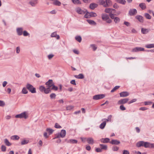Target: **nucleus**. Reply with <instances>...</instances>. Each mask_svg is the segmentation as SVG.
<instances>
[{
  "mask_svg": "<svg viewBox=\"0 0 154 154\" xmlns=\"http://www.w3.org/2000/svg\"><path fill=\"white\" fill-rule=\"evenodd\" d=\"M136 146L138 147L143 146L146 148H152L154 147V144L147 142L140 141L137 143Z\"/></svg>",
  "mask_w": 154,
  "mask_h": 154,
  "instance_id": "f257e3e1",
  "label": "nucleus"
},
{
  "mask_svg": "<svg viewBox=\"0 0 154 154\" xmlns=\"http://www.w3.org/2000/svg\"><path fill=\"white\" fill-rule=\"evenodd\" d=\"M102 18L103 20L106 21L107 23H110L112 22V20L109 18V15L107 14H102Z\"/></svg>",
  "mask_w": 154,
  "mask_h": 154,
  "instance_id": "f03ea898",
  "label": "nucleus"
},
{
  "mask_svg": "<svg viewBox=\"0 0 154 154\" xmlns=\"http://www.w3.org/2000/svg\"><path fill=\"white\" fill-rule=\"evenodd\" d=\"M26 88L32 93H34L36 92L35 88L31 84L28 83L26 85Z\"/></svg>",
  "mask_w": 154,
  "mask_h": 154,
  "instance_id": "7ed1b4c3",
  "label": "nucleus"
},
{
  "mask_svg": "<svg viewBox=\"0 0 154 154\" xmlns=\"http://www.w3.org/2000/svg\"><path fill=\"white\" fill-rule=\"evenodd\" d=\"M15 117L16 118H24L25 119H26L27 118L28 116L26 115V112H24L20 114L16 115L15 116Z\"/></svg>",
  "mask_w": 154,
  "mask_h": 154,
  "instance_id": "20e7f679",
  "label": "nucleus"
},
{
  "mask_svg": "<svg viewBox=\"0 0 154 154\" xmlns=\"http://www.w3.org/2000/svg\"><path fill=\"white\" fill-rule=\"evenodd\" d=\"M137 13V11L136 9H131L129 11L128 14L131 16H134Z\"/></svg>",
  "mask_w": 154,
  "mask_h": 154,
  "instance_id": "39448f33",
  "label": "nucleus"
},
{
  "mask_svg": "<svg viewBox=\"0 0 154 154\" xmlns=\"http://www.w3.org/2000/svg\"><path fill=\"white\" fill-rule=\"evenodd\" d=\"M105 96V95L103 94L97 95L93 97V99L95 100H97L103 98Z\"/></svg>",
  "mask_w": 154,
  "mask_h": 154,
  "instance_id": "423d86ee",
  "label": "nucleus"
},
{
  "mask_svg": "<svg viewBox=\"0 0 154 154\" xmlns=\"http://www.w3.org/2000/svg\"><path fill=\"white\" fill-rule=\"evenodd\" d=\"M129 99L128 98H124L122 99L118 102V104L119 105L125 104L127 103Z\"/></svg>",
  "mask_w": 154,
  "mask_h": 154,
  "instance_id": "0eeeda50",
  "label": "nucleus"
},
{
  "mask_svg": "<svg viewBox=\"0 0 154 154\" xmlns=\"http://www.w3.org/2000/svg\"><path fill=\"white\" fill-rule=\"evenodd\" d=\"M144 49L143 48L141 47H136L133 49L132 52H137L140 51H144Z\"/></svg>",
  "mask_w": 154,
  "mask_h": 154,
  "instance_id": "6e6552de",
  "label": "nucleus"
},
{
  "mask_svg": "<svg viewBox=\"0 0 154 154\" xmlns=\"http://www.w3.org/2000/svg\"><path fill=\"white\" fill-rule=\"evenodd\" d=\"M54 84L53 80L51 79L49 80L45 83V85L47 86V87L51 88L52 85Z\"/></svg>",
  "mask_w": 154,
  "mask_h": 154,
  "instance_id": "1a4fd4ad",
  "label": "nucleus"
},
{
  "mask_svg": "<svg viewBox=\"0 0 154 154\" xmlns=\"http://www.w3.org/2000/svg\"><path fill=\"white\" fill-rule=\"evenodd\" d=\"M119 94L120 97H125L128 96L129 93L127 91H123L120 93Z\"/></svg>",
  "mask_w": 154,
  "mask_h": 154,
  "instance_id": "9d476101",
  "label": "nucleus"
},
{
  "mask_svg": "<svg viewBox=\"0 0 154 154\" xmlns=\"http://www.w3.org/2000/svg\"><path fill=\"white\" fill-rule=\"evenodd\" d=\"M87 143L90 145H93L94 143V140L92 137H88L87 139Z\"/></svg>",
  "mask_w": 154,
  "mask_h": 154,
  "instance_id": "9b49d317",
  "label": "nucleus"
},
{
  "mask_svg": "<svg viewBox=\"0 0 154 154\" xmlns=\"http://www.w3.org/2000/svg\"><path fill=\"white\" fill-rule=\"evenodd\" d=\"M76 12L79 14H85V12L82 10L80 8H77L76 9Z\"/></svg>",
  "mask_w": 154,
  "mask_h": 154,
  "instance_id": "f8f14e48",
  "label": "nucleus"
},
{
  "mask_svg": "<svg viewBox=\"0 0 154 154\" xmlns=\"http://www.w3.org/2000/svg\"><path fill=\"white\" fill-rule=\"evenodd\" d=\"M105 7L110 6L112 5V2L110 0H106Z\"/></svg>",
  "mask_w": 154,
  "mask_h": 154,
  "instance_id": "ddd939ff",
  "label": "nucleus"
},
{
  "mask_svg": "<svg viewBox=\"0 0 154 154\" xmlns=\"http://www.w3.org/2000/svg\"><path fill=\"white\" fill-rule=\"evenodd\" d=\"M98 6V5L95 3H92L90 5L89 8L92 10H94L95 8H97Z\"/></svg>",
  "mask_w": 154,
  "mask_h": 154,
  "instance_id": "4468645a",
  "label": "nucleus"
},
{
  "mask_svg": "<svg viewBox=\"0 0 154 154\" xmlns=\"http://www.w3.org/2000/svg\"><path fill=\"white\" fill-rule=\"evenodd\" d=\"M135 18L137 19L140 22L143 23V18L142 16L140 15H137L135 17Z\"/></svg>",
  "mask_w": 154,
  "mask_h": 154,
  "instance_id": "2eb2a0df",
  "label": "nucleus"
},
{
  "mask_svg": "<svg viewBox=\"0 0 154 154\" xmlns=\"http://www.w3.org/2000/svg\"><path fill=\"white\" fill-rule=\"evenodd\" d=\"M113 11H115V10L111 8H106L105 9L104 11L106 13H109V14H111Z\"/></svg>",
  "mask_w": 154,
  "mask_h": 154,
  "instance_id": "dca6fc26",
  "label": "nucleus"
},
{
  "mask_svg": "<svg viewBox=\"0 0 154 154\" xmlns=\"http://www.w3.org/2000/svg\"><path fill=\"white\" fill-rule=\"evenodd\" d=\"M17 31L18 35H20L23 34V29L22 28H18L17 29Z\"/></svg>",
  "mask_w": 154,
  "mask_h": 154,
  "instance_id": "f3484780",
  "label": "nucleus"
},
{
  "mask_svg": "<svg viewBox=\"0 0 154 154\" xmlns=\"http://www.w3.org/2000/svg\"><path fill=\"white\" fill-rule=\"evenodd\" d=\"M149 31L150 29H149L144 28H142L141 30V32L143 34H147L149 32Z\"/></svg>",
  "mask_w": 154,
  "mask_h": 154,
  "instance_id": "a211bd4d",
  "label": "nucleus"
},
{
  "mask_svg": "<svg viewBox=\"0 0 154 154\" xmlns=\"http://www.w3.org/2000/svg\"><path fill=\"white\" fill-rule=\"evenodd\" d=\"M110 143L112 144L118 145L120 143V142L116 140H112Z\"/></svg>",
  "mask_w": 154,
  "mask_h": 154,
  "instance_id": "6ab92c4d",
  "label": "nucleus"
},
{
  "mask_svg": "<svg viewBox=\"0 0 154 154\" xmlns=\"http://www.w3.org/2000/svg\"><path fill=\"white\" fill-rule=\"evenodd\" d=\"M112 116L111 115H109L107 119H102V121H106V122H111V118Z\"/></svg>",
  "mask_w": 154,
  "mask_h": 154,
  "instance_id": "aec40b11",
  "label": "nucleus"
},
{
  "mask_svg": "<svg viewBox=\"0 0 154 154\" xmlns=\"http://www.w3.org/2000/svg\"><path fill=\"white\" fill-rule=\"evenodd\" d=\"M38 1L36 0H33L29 2V4L32 6H34L37 3Z\"/></svg>",
  "mask_w": 154,
  "mask_h": 154,
  "instance_id": "412c9836",
  "label": "nucleus"
},
{
  "mask_svg": "<svg viewBox=\"0 0 154 154\" xmlns=\"http://www.w3.org/2000/svg\"><path fill=\"white\" fill-rule=\"evenodd\" d=\"M60 137L63 138L64 137L66 134V131L65 130H62L60 132Z\"/></svg>",
  "mask_w": 154,
  "mask_h": 154,
  "instance_id": "4be33fe9",
  "label": "nucleus"
},
{
  "mask_svg": "<svg viewBox=\"0 0 154 154\" xmlns=\"http://www.w3.org/2000/svg\"><path fill=\"white\" fill-rule=\"evenodd\" d=\"M51 36L52 37H56L57 39H58L60 38V36L59 35H57L56 32H54L52 33L51 35Z\"/></svg>",
  "mask_w": 154,
  "mask_h": 154,
  "instance_id": "5701e85b",
  "label": "nucleus"
},
{
  "mask_svg": "<svg viewBox=\"0 0 154 154\" xmlns=\"http://www.w3.org/2000/svg\"><path fill=\"white\" fill-rule=\"evenodd\" d=\"M109 139L108 138H102L100 139V141L103 143H107L109 142Z\"/></svg>",
  "mask_w": 154,
  "mask_h": 154,
  "instance_id": "b1692460",
  "label": "nucleus"
},
{
  "mask_svg": "<svg viewBox=\"0 0 154 154\" xmlns=\"http://www.w3.org/2000/svg\"><path fill=\"white\" fill-rule=\"evenodd\" d=\"M103 122L100 125V128L101 129H103L106 125V121H103Z\"/></svg>",
  "mask_w": 154,
  "mask_h": 154,
  "instance_id": "393cba45",
  "label": "nucleus"
},
{
  "mask_svg": "<svg viewBox=\"0 0 154 154\" xmlns=\"http://www.w3.org/2000/svg\"><path fill=\"white\" fill-rule=\"evenodd\" d=\"M87 21L89 24L91 25H96V23L94 20H87Z\"/></svg>",
  "mask_w": 154,
  "mask_h": 154,
  "instance_id": "a878e982",
  "label": "nucleus"
},
{
  "mask_svg": "<svg viewBox=\"0 0 154 154\" xmlns=\"http://www.w3.org/2000/svg\"><path fill=\"white\" fill-rule=\"evenodd\" d=\"M139 6L142 10L145 9L146 7V4L143 3H140L139 4Z\"/></svg>",
  "mask_w": 154,
  "mask_h": 154,
  "instance_id": "bb28decb",
  "label": "nucleus"
},
{
  "mask_svg": "<svg viewBox=\"0 0 154 154\" xmlns=\"http://www.w3.org/2000/svg\"><path fill=\"white\" fill-rule=\"evenodd\" d=\"M98 2L100 5H103L105 7L106 2L104 0H98Z\"/></svg>",
  "mask_w": 154,
  "mask_h": 154,
  "instance_id": "cd10ccee",
  "label": "nucleus"
},
{
  "mask_svg": "<svg viewBox=\"0 0 154 154\" xmlns=\"http://www.w3.org/2000/svg\"><path fill=\"white\" fill-rule=\"evenodd\" d=\"M145 47L147 48H154V44H148L145 45Z\"/></svg>",
  "mask_w": 154,
  "mask_h": 154,
  "instance_id": "c85d7f7f",
  "label": "nucleus"
},
{
  "mask_svg": "<svg viewBox=\"0 0 154 154\" xmlns=\"http://www.w3.org/2000/svg\"><path fill=\"white\" fill-rule=\"evenodd\" d=\"M53 4L57 6H60L61 5V2L57 0H55L53 2Z\"/></svg>",
  "mask_w": 154,
  "mask_h": 154,
  "instance_id": "c756f323",
  "label": "nucleus"
},
{
  "mask_svg": "<svg viewBox=\"0 0 154 154\" xmlns=\"http://www.w3.org/2000/svg\"><path fill=\"white\" fill-rule=\"evenodd\" d=\"M116 1L120 4L123 5H125L126 3V1L125 0H116Z\"/></svg>",
  "mask_w": 154,
  "mask_h": 154,
  "instance_id": "7c9ffc66",
  "label": "nucleus"
},
{
  "mask_svg": "<svg viewBox=\"0 0 154 154\" xmlns=\"http://www.w3.org/2000/svg\"><path fill=\"white\" fill-rule=\"evenodd\" d=\"M51 92V88L47 87L45 88L44 93L45 94H48Z\"/></svg>",
  "mask_w": 154,
  "mask_h": 154,
  "instance_id": "2f4dec72",
  "label": "nucleus"
},
{
  "mask_svg": "<svg viewBox=\"0 0 154 154\" xmlns=\"http://www.w3.org/2000/svg\"><path fill=\"white\" fill-rule=\"evenodd\" d=\"M4 142L5 144L8 146H10L11 145V144L9 142L8 140L7 139H5Z\"/></svg>",
  "mask_w": 154,
  "mask_h": 154,
  "instance_id": "473e14b6",
  "label": "nucleus"
},
{
  "mask_svg": "<svg viewBox=\"0 0 154 154\" xmlns=\"http://www.w3.org/2000/svg\"><path fill=\"white\" fill-rule=\"evenodd\" d=\"M78 141L75 140L70 139L68 140V142L71 143H76Z\"/></svg>",
  "mask_w": 154,
  "mask_h": 154,
  "instance_id": "72a5a7b5",
  "label": "nucleus"
},
{
  "mask_svg": "<svg viewBox=\"0 0 154 154\" xmlns=\"http://www.w3.org/2000/svg\"><path fill=\"white\" fill-rule=\"evenodd\" d=\"M22 93L24 94H26L28 93V91L27 90L26 88L24 87L23 88L22 91Z\"/></svg>",
  "mask_w": 154,
  "mask_h": 154,
  "instance_id": "f704fd0d",
  "label": "nucleus"
},
{
  "mask_svg": "<svg viewBox=\"0 0 154 154\" xmlns=\"http://www.w3.org/2000/svg\"><path fill=\"white\" fill-rule=\"evenodd\" d=\"M75 38L77 41L80 42L82 41V38L80 36H77L75 37Z\"/></svg>",
  "mask_w": 154,
  "mask_h": 154,
  "instance_id": "c9c22d12",
  "label": "nucleus"
},
{
  "mask_svg": "<svg viewBox=\"0 0 154 154\" xmlns=\"http://www.w3.org/2000/svg\"><path fill=\"white\" fill-rule=\"evenodd\" d=\"M74 106L72 105H69L66 106V108L67 110H70L74 108Z\"/></svg>",
  "mask_w": 154,
  "mask_h": 154,
  "instance_id": "e433bc0d",
  "label": "nucleus"
},
{
  "mask_svg": "<svg viewBox=\"0 0 154 154\" xmlns=\"http://www.w3.org/2000/svg\"><path fill=\"white\" fill-rule=\"evenodd\" d=\"M72 2L75 4H81L80 1L79 0H72Z\"/></svg>",
  "mask_w": 154,
  "mask_h": 154,
  "instance_id": "4c0bfd02",
  "label": "nucleus"
},
{
  "mask_svg": "<svg viewBox=\"0 0 154 154\" xmlns=\"http://www.w3.org/2000/svg\"><path fill=\"white\" fill-rule=\"evenodd\" d=\"M100 146L101 147L102 149L106 150L107 149V146L106 145L103 144H100Z\"/></svg>",
  "mask_w": 154,
  "mask_h": 154,
  "instance_id": "58836bf2",
  "label": "nucleus"
},
{
  "mask_svg": "<svg viewBox=\"0 0 154 154\" xmlns=\"http://www.w3.org/2000/svg\"><path fill=\"white\" fill-rule=\"evenodd\" d=\"M90 13L89 12L87 11L85 14V15L84 16V17L86 18H90Z\"/></svg>",
  "mask_w": 154,
  "mask_h": 154,
  "instance_id": "ea45409f",
  "label": "nucleus"
},
{
  "mask_svg": "<svg viewBox=\"0 0 154 154\" xmlns=\"http://www.w3.org/2000/svg\"><path fill=\"white\" fill-rule=\"evenodd\" d=\"M90 13V17H95L97 16V15L96 13L93 12H91Z\"/></svg>",
  "mask_w": 154,
  "mask_h": 154,
  "instance_id": "a19ab883",
  "label": "nucleus"
},
{
  "mask_svg": "<svg viewBox=\"0 0 154 154\" xmlns=\"http://www.w3.org/2000/svg\"><path fill=\"white\" fill-rule=\"evenodd\" d=\"M45 88L43 86H41L39 87V90L42 92H44Z\"/></svg>",
  "mask_w": 154,
  "mask_h": 154,
  "instance_id": "79ce46f5",
  "label": "nucleus"
},
{
  "mask_svg": "<svg viewBox=\"0 0 154 154\" xmlns=\"http://www.w3.org/2000/svg\"><path fill=\"white\" fill-rule=\"evenodd\" d=\"M58 88L57 86H55L54 84L52 85L51 86V90H53L55 91H57L58 90Z\"/></svg>",
  "mask_w": 154,
  "mask_h": 154,
  "instance_id": "37998d69",
  "label": "nucleus"
},
{
  "mask_svg": "<svg viewBox=\"0 0 154 154\" xmlns=\"http://www.w3.org/2000/svg\"><path fill=\"white\" fill-rule=\"evenodd\" d=\"M144 16L147 19H150L151 18V16L148 13H145Z\"/></svg>",
  "mask_w": 154,
  "mask_h": 154,
  "instance_id": "c03bdc74",
  "label": "nucleus"
},
{
  "mask_svg": "<svg viewBox=\"0 0 154 154\" xmlns=\"http://www.w3.org/2000/svg\"><path fill=\"white\" fill-rule=\"evenodd\" d=\"M56 95L55 93H52L50 96L51 99H55L56 97Z\"/></svg>",
  "mask_w": 154,
  "mask_h": 154,
  "instance_id": "a18cd8bd",
  "label": "nucleus"
},
{
  "mask_svg": "<svg viewBox=\"0 0 154 154\" xmlns=\"http://www.w3.org/2000/svg\"><path fill=\"white\" fill-rule=\"evenodd\" d=\"M29 142V140H24L21 141V144L22 145H25L27 144Z\"/></svg>",
  "mask_w": 154,
  "mask_h": 154,
  "instance_id": "49530a36",
  "label": "nucleus"
},
{
  "mask_svg": "<svg viewBox=\"0 0 154 154\" xmlns=\"http://www.w3.org/2000/svg\"><path fill=\"white\" fill-rule=\"evenodd\" d=\"M114 21L116 23H117L120 22V19L118 17H115V18L114 19Z\"/></svg>",
  "mask_w": 154,
  "mask_h": 154,
  "instance_id": "de8ad7c7",
  "label": "nucleus"
},
{
  "mask_svg": "<svg viewBox=\"0 0 154 154\" xmlns=\"http://www.w3.org/2000/svg\"><path fill=\"white\" fill-rule=\"evenodd\" d=\"M46 131L49 133L50 134H52L54 131L53 129L50 128H47Z\"/></svg>",
  "mask_w": 154,
  "mask_h": 154,
  "instance_id": "09e8293b",
  "label": "nucleus"
},
{
  "mask_svg": "<svg viewBox=\"0 0 154 154\" xmlns=\"http://www.w3.org/2000/svg\"><path fill=\"white\" fill-rule=\"evenodd\" d=\"M119 87H120V86H115L114 87V88L111 90V92H112V93L113 92L116 90L117 89L119 88Z\"/></svg>",
  "mask_w": 154,
  "mask_h": 154,
  "instance_id": "8fccbe9b",
  "label": "nucleus"
},
{
  "mask_svg": "<svg viewBox=\"0 0 154 154\" xmlns=\"http://www.w3.org/2000/svg\"><path fill=\"white\" fill-rule=\"evenodd\" d=\"M19 139V137L17 135H14L11 137V139L13 140H17Z\"/></svg>",
  "mask_w": 154,
  "mask_h": 154,
  "instance_id": "3c124183",
  "label": "nucleus"
},
{
  "mask_svg": "<svg viewBox=\"0 0 154 154\" xmlns=\"http://www.w3.org/2000/svg\"><path fill=\"white\" fill-rule=\"evenodd\" d=\"M152 103L151 101H145L144 102V104L145 105H150Z\"/></svg>",
  "mask_w": 154,
  "mask_h": 154,
  "instance_id": "603ef678",
  "label": "nucleus"
},
{
  "mask_svg": "<svg viewBox=\"0 0 154 154\" xmlns=\"http://www.w3.org/2000/svg\"><path fill=\"white\" fill-rule=\"evenodd\" d=\"M5 105L4 102L2 100H0V106L3 107Z\"/></svg>",
  "mask_w": 154,
  "mask_h": 154,
  "instance_id": "864d4df0",
  "label": "nucleus"
},
{
  "mask_svg": "<svg viewBox=\"0 0 154 154\" xmlns=\"http://www.w3.org/2000/svg\"><path fill=\"white\" fill-rule=\"evenodd\" d=\"M54 127L57 128H61V127L57 123H55L54 125Z\"/></svg>",
  "mask_w": 154,
  "mask_h": 154,
  "instance_id": "5fc2aeb1",
  "label": "nucleus"
},
{
  "mask_svg": "<svg viewBox=\"0 0 154 154\" xmlns=\"http://www.w3.org/2000/svg\"><path fill=\"white\" fill-rule=\"evenodd\" d=\"M90 46L92 48L93 50L94 51H95L97 49V47L95 46V45L94 44H92Z\"/></svg>",
  "mask_w": 154,
  "mask_h": 154,
  "instance_id": "6e6d98bb",
  "label": "nucleus"
},
{
  "mask_svg": "<svg viewBox=\"0 0 154 154\" xmlns=\"http://www.w3.org/2000/svg\"><path fill=\"white\" fill-rule=\"evenodd\" d=\"M124 24L125 25L127 26H131L130 23L128 22L125 21L124 22Z\"/></svg>",
  "mask_w": 154,
  "mask_h": 154,
  "instance_id": "4d7b16f0",
  "label": "nucleus"
},
{
  "mask_svg": "<svg viewBox=\"0 0 154 154\" xmlns=\"http://www.w3.org/2000/svg\"><path fill=\"white\" fill-rule=\"evenodd\" d=\"M1 149L2 151L5 152L6 150V147L4 145H2L1 146Z\"/></svg>",
  "mask_w": 154,
  "mask_h": 154,
  "instance_id": "13d9d810",
  "label": "nucleus"
},
{
  "mask_svg": "<svg viewBox=\"0 0 154 154\" xmlns=\"http://www.w3.org/2000/svg\"><path fill=\"white\" fill-rule=\"evenodd\" d=\"M115 15V14H112L111 13L109 14V16L110 17L111 19H115V17H114Z\"/></svg>",
  "mask_w": 154,
  "mask_h": 154,
  "instance_id": "bf43d9fd",
  "label": "nucleus"
},
{
  "mask_svg": "<svg viewBox=\"0 0 154 154\" xmlns=\"http://www.w3.org/2000/svg\"><path fill=\"white\" fill-rule=\"evenodd\" d=\"M112 149L114 151H117L119 149V147L116 146H114L112 147Z\"/></svg>",
  "mask_w": 154,
  "mask_h": 154,
  "instance_id": "052dcab7",
  "label": "nucleus"
},
{
  "mask_svg": "<svg viewBox=\"0 0 154 154\" xmlns=\"http://www.w3.org/2000/svg\"><path fill=\"white\" fill-rule=\"evenodd\" d=\"M54 56V55L53 54H50L48 56V57L49 60H51Z\"/></svg>",
  "mask_w": 154,
  "mask_h": 154,
  "instance_id": "680f3d73",
  "label": "nucleus"
},
{
  "mask_svg": "<svg viewBox=\"0 0 154 154\" xmlns=\"http://www.w3.org/2000/svg\"><path fill=\"white\" fill-rule=\"evenodd\" d=\"M123 152V154H129V152L126 150H124L122 151Z\"/></svg>",
  "mask_w": 154,
  "mask_h": 154,
  "instance_id": "e2e57ef3",
  "label": "nucleus"
},
{
  "mask_svg": "<svg viewBox=\"0 0 154 154\" xmlns=\"http://www.w3.org/2000/svg\"><path fill=\"white\" fill-rule=\"evenodd\" d=\"M86 149L88 151H90L91 149V147L89 145H87L86 146Z\"/></svg>",
  "mask_w": 154,
  "mask_h": 154,
  "instance_id": "0e129e2a",
  "label": "nucleus"
},
{
  "mask_svg": "<svg viewBox=\"0 0 154 154\" xmlns=\"http://www.w3.org/2000/svg\"><path fill=\"white\" fill-rule=\"evenodd\" d=\"M120 109L122 110H125L126 109L125 108L123 105H121L120 106Z\"/></svg>",
  "mask_w": 154,
  "mask_h": 154,
  "instance_id": "69168bd1",
  "label": "nucleus"
},
{
  "mask_svg": "<svg viewBox=\"0 0 154 154\" xmlns=\"http://www.w3.org/2000/svg\"><path fill=\"white\" fill-rule=\"evenodd\" d=\"M78 79H82L84 78V76L82 74H80L79 75Z\"/></svg>",
  "mask_w": 154,
  "mask_h": 154,
  "instance_id": "338daca9",
  "label": "nucleus"
},
{
  "mask_svg": "<svg viewBox=\"0 0 154 154\" xmlns=\"http://www.w3.org/2000/svg\"><path fill=\"white\" fill-rule=\"evenodd\" d=\"M113 7L115 9H117L119 8V6L116 3H115L113 5Z\"/></svg>",
  "mask_w": 154,
  "mask_h": 154,
  "instance_id": "774afa93",
  "label": "nucleus"
}]
</instances>
